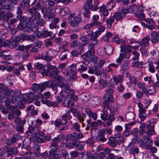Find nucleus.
I'll use <instances>...</instances> for the list:
<instances>
[{
	"label": "nucleus",
	"mask_w": 159,
	"mask_h": 159,
	"mask_svg": "<svg viewBox=\"0 0 159 159\" xmlns=\"http://www.w3.org/2000/svg\"><path fill=\"white\" fill-rule=\"evenodd\" d=\"M2 91L0 93L2 96V101L4 98L8 99L5 101V105L13 104L17 102L20 105H24L26 103V100L21 99V93L20 90L14 91L6 87H1Z\"/></svg>",
	"instance_id": "f257e3e1"
},
{
	"label": "nucleus",
	"mask_w": 159,
	"mask_h": 159,
	"mask_svg": "<svg viewBox=\"0 0 159 159\" xmlns=\"http://www.w3.org/2000/svg\"><path fill=\"white\" fill-rule=\"evenodd\" d=\"M31 8L39 11H40L44 16H46L47 14V6L45 3L43 2V0H39L34 6Z\"/></svg>",
	"instance_id": "f03ea898"
},
{
	"label": "nucleus",
	"mask_w": 159,
	"mask_h": 159,
	"mask_svg": "<svg viewBox=\"0 0 159 159\" xmlns=\"http://www.w3.org/2000/svg\"><path fill=\"white\" fill-rule=\"evenodd\" d=\"M7 108L9 109L10 112L9 113L8 115V119L11 120L14 117L15 118L16 116H19L21 115L20 111L17 109L16 107L11 106L10 104L5 105Z\"/></svg>",
	"instance_id": "7ed1b4c3"
},
{
	"label": "nucleus",
	"mask_w": 159,
	"mask_h": 159,
	"mask_svg": "<svg viewBox=\"0 0 159 159\" xmlns=\"http://www.w3.org/2000/svg\"><path fill=\"white\" fill-rule=\"evenodd\" d=\"M108 88V89L106 90L107 94L104 97L105 99L104 103L108 104V102H112L114 100L112 94L114 92V87L113 86H109Z\"/></svg>",
	"instance_id": "20e7f679"
},
{
	"label": "nucleus",
	"mask_w": 159,
	"mask_h": 159,
	"mask_svg": "<svg viewBox=\"0 0 159 159\" xmlns=\"http://www.w3.org/2000/svg\"><path fill=\"white\" fill-rule=\"evenodd\" d=\"M23 96L24 97V98H22V97H21V99H25L26 100V102L28 100L30 102H32L34 100L43 98V95L42 93H38L36 95L34 94L33 93H30L27 94L25 93L23 94Z\"/></svg>",
	"instance_id": "39448f33"
},
{
	"label": "nucleus",
	"mask_w": 159,
	"mask_h": 159,
	"mask_svg": "<svg viewBox=\"0 0 159 159\" xmlns=\"http://www.w3.org/2000/svg\"><path fill=\"white\" fill-rule=\"evenodd\" d=\"M50 82L49 81H48L45 82L41 84H33L32 89L34 92H36L38 89L39 90L40 92H42L46 88L49 87Z\"/></svg>",
	"instance_id": "423d86ee"
},
{
	"label": "nucleus",
	"mask_w": 159,
	"mask_h": 159,
	"mask_svg": "<svg viewBox=\"0 0 159 159\" xmlns=\"http://www.w3.org/2000/svg\"><path fill=\"white\" fill-rule=\"evenodd\" d=\"M21 138L19 134H14L10 139L6 140V143L8 145H11L20 140Z\"/></svg>",
	"instance_id": "0eeeda50"
},
{
	"label": "nucleus",
	"mask_w": 159,
	"mask_h": 159,
	"mask_svg": "<svg viewBox=\"0 0 159 159\" xmlns=\"http://www.w3.org/2000/svg\"><path fill=\"white\" fill-rule=\"evenodd\" d=\"M21 148H24L26 150H28L27 152H25L24 153H23V155L25 157H27L28 158L29 157L32 156V152L29 151L30 149V148L29 142L25 140L23 141V144L21 146Z\"/></svg>",
	"instance_id": "6e6552de"
},
{
	"label": "nucleus",
	"mask_w": 159,
	"mask_h": 159,
	"mask_svg": "<svg viewBox=\"0 0 159 159\" xmlns=\"http://www.w3.org/2000/svg\"><path fill=\"white\" fill-rule=\"evenodd\" d=\"M6 2V0H0V10L5 11H12L11 5L9 4H5Z\"/></svg>",
	"instance_id": "1a4fd4ad"
},
{
	"label": "nucleus",
	"mask_w": 159,
	"mask_h": 159,
	"mask_svg": "<svg viewBox=\"0 0 159 159\" xmlns=\"http://www.w3.org/2000/svg\"><path fill=\"white\" fill-rule=\"evenodd\" d=\"M147 24H145L143 22L141 23L143 26L145 27H147L151 30H152L154 29V25L155 24L154 22L151 19H148L146 20Z\"/></svg>",
	"instance_id": "9d476101"
},
{
	"label": "nucleus",
	"mask_w": 159,
	"mask_h": 159,
	"mask_svg": "<svg viewBox=\"0 0 159 159\" xmlns=\"http://www.w3.org/2000/svg\"><path fill=\"white\" fill-rule=\"evenodd\" d=\"M22 2L20 4V6L22 9L26 10L29 13V10H30V0H22Z\"/></svg>",
	"instance_id": "9b49d317"
},
{
	"label": "nucleus",
	"mask_w": 159,
	"mask_h": 159,
	"mask_svg": "<svg viewBox=\"0 0 159 159\" xmlns=\"http://www.w3.org/2000/svg\"><path fill=\"white\" fill-rule=\"evenodd\" d=\"M103 106L104 114L101 115V117L102 120H106L108 117L107 107H108V104L103 103Z\"/></svg>",
	"instance_id": "f8f14e48"
},
{
	"label": "nucleus",
	"mask_w": 159,
	"mask_h": 159,
	"mask_svg": "<svg viewBox=\"0 0 159 159\" xmlns=\"http://www.w3.org/2000/svg\"><path fill=\"white\" fill-rule=\"evenodd\" d=\"M151 41L152 43H157L159 41V36L156 31H153L151 34Z\"/></svg>",
	"instance_id": "ddd939ff"
},
{
	"label": "nucleus",
	"mask_w": 159,
	"mask_h": 159,
	"mask_svg": "<svg viewBox=\"0 0 159 159\" xmlns=\"http://www.w3.org/2000/svg\"><path fill=\"white\" fill-rule=\"evenodd\" d=\"M29 13L31 15L32 17L33 16H34V19L35 20H39L41 18V14L39 11L30 8V10H29Z\"/></svg>",
	"instance_id": "4468645a"
},
{
	"label": "nucleus",
	"mask_w": 159,
	"mask_h": 159,
	"mask_svg": "<svg viewBox=\"0 0 159 159\" xmlns=\"http://www.w3.org/2000/svg\"><path fill=\"white\" fill-rule=\"evenodd\" d=\"M60 141L61 139L59 137H56L53 139L52 140V143L51 144V147H54L58 149V145L60 144Z\"/></svg>",
	"instance_id": "2eb2a0df"
},
{
	"label": "nucleus",
	"mask_w": 159,
	"mask_h": 159,
	"mask_svg": "<svg viewBox=\"0 0 159 159\" xmlns=\"http://www.w3.org/2000/svg\"><path fill=\"white\" fill-rule=\"evenodd\" d=\"M118 143V141L114 137L111 136L108 139V144L112 147H114Z\"/></svg>",
	"instance_id": "dca6fc26"
},
{
	"label": "nucleus",
	"mask_w": 159,
	"mask_h": 159,
	"mask_svg": "<svg viewBox=\"0 0 159 159\" xmlns=\"http://www.w3.org/2000/svg\"><path fill=\"white\" fill-rule=\"evenodd\" d=\"M147 129L148 130L146 133L148 135L150 136L154 133V125H152L151 123L148 124L147 126Z\"/></svg>",
	"instance_id": "f3484780"
},
{
	"label": "nucleus",
	"mask_w": 159,
	"mask_h": 159,
	"mask_svg": "<svg viewBox=\"0 0 159 159\" xmlns=\"http://www.w3.org/2000/svg\"><path fill=\"white\" fill-rule=\"evenodd\" d=\"M81 19L78 16H75L73 20H71L70 21V23L71 25L74 27L77 26L80 22Z\"/></svg>",
	"instance_id": "a211bd4d"
},
{
	"label": "nucleus",
	"mask_w": 159,
	"mask_h": 159,
	"mask_svg": "<svg viewBox=\"0 0 159 159\" xmlns=\"http://www.w3.org/2000/svg\"><path fill=\"white\" fill-rule=\"evenodd\" d=\"M150 40L149 37L146 36L143 38L142 40L139 42L141 47H145L147 44H148Z\"/></svg>",
	"instance_id": "6ab92c4d"
},
{
	"label": "nucleus",
	"mask_w": 159,
	"mask_h": 159,
	"mask_svg": "<svg viewBox=\"0 0 159 159\" xmlns=\"http://www.w3.org/2000/svg\"><path fill=\"white\" fill-rule=\"evenodd\" d=\"M25 24L24 25L29 24L30 25H32V23H34L35 20L33 19V17H31L30 18L25 17L22 18Z\"/></svg>",
	"instance_id": "aec40b11"
},
{
	"label": "nucleus",
	"mask_w": 159,
	"mask_h": 159,
	"mask_svg": "<svg viewBox=\"0 0 159 159\" xmlns=\"http://www.w3.org/2000/svg\"><path fill=\"white\" fill-rule=\"evenodd\" d=\"M99 19V17L98 15H93L92 17L93 21L91 23L94 26H97L100 25L101 23L98 20Z\"/></svg>",
	"instance_id": "412c9836"
},
{
	"label": "nucleus",
	"mask_w": 159,
	"mask_h": 159,
	"mask_svg": "<svg viewBox=\"0 0 159 159\" xmlns=\"http://www.w3.org/2000/svg\"><path fill=\"white\" fill-rule=\"evenodd\" d=\"M108 105L109 103H108ZM118 107L116 103L113 104L111 106L108 105L107 110L110 111L111 112H116L118 110Z\"/></svg>",
	"instance_id": "4be33fe9"
},
{
	"label": "nucleus",
	"mask_w": 159,
	"mask_h": 159,
	"mask_svg": "<svg viewBox=\"0 0 159 159\" xmlns=\"http://www.w3.org/2000/svg\"><path fill=\"white\" fill-rule=\"evenodd\" d=\"M48 11L47 12V14L46 16L48 18L49 20L50 19L52 18L55 17L56 14L55 13L52 12V7H48Z\"/></svg>",
	"instance_id": "5701e85b"
},
{
	"label": "nucleus",
	"mask_w": 159,
	"mask_h": 159,
	"mask_svg": "<svg viewBox=\"0 0 159 159\" xmlns=\"http://www.w3.org/2000/svg\"><path fill=\"white\" fill-rule=\"evenodd\" d=\"M34 67L37 70H39L42 74V72L45 71V68L43 65L39 62H37L34 63Z\"/></svg>",
	"instance_id": "b1692460"
},
{
	"label": "nucleus",
	"mask_w": 159,
	"mask_h": 159,
	"mask_svg": "<svg viewBox=\"0 0 159 159\" xmlns=\"http://www.w3.org/2000/svg\"><path fill=\"white\" fill-rule=\"evenodd\" d=\"M99 87L100 89H103L108 85V82L107 80L103 79H101L99 81Z\"/></svg>",
	"instance_id": "393cba45"
},
{
	"label": "nucleus",
	"mask_w": 159,
	"mask_h": 159,
	"mask_svg": "<svg viewBox=\"0 0 159 159\" xmlns=\"http://www.w3.org/2000/svg\"><path fill=\"white\" fill-rule=\"evenodd\" d=\"M17 14L18 15L17 18H18L19 20H22V17L24 16H22L23 13V10L21 7L20 6H18L17 8Z\"/></svg>",
	"instance_id": "a878e982"
},
{
	"label": "nucleus",
	"mask_w": 159,
	"mask_h": 159,
	"mask_svg": "<svg viewBox=\"0 0 159 159\" xmlns=\"http://www.w3.org/2000/svg\"><path fill=\"white\" fill-rule=\"evenodd\" d=\"M36 140L38 143H43L46 142V139L44 137V134L41 133L37 137Z\"/></svg>",
	"instance_id": "bb28decb"
},
{
	"label": "nucleus",
	"mask_w": 159,
	"mask_h": 159,
	"mask_svg": "<svg viewBox=\"0 0 159 159\" xmlns=\"http://www.w3.org/2000/svg\"><path fill=\"white\" fill-rule=\"evenodd\" d=\"M34 24L36 25H39L41 26H45L46 23L44 20L41 18L35 20Z\"/></svg>",
	"instance_id": "cd10ccee"
},
{
	"label": "nucleus",
	"mask_w": 159,
	"mask_h": 159,
	"mask_svg": "<svg viewBox=\"0 0 159 159\" xmlns=\"http://www.w3.org/2000/svg\"><path fill=\"white\" fill-rule=\"evenodd\" d=\"M125 118L128 120H134L135 118V114L132 112H129L126 114Z\"/></svg>",
	"instance_id": "c85d7f7f"
},
{
	"label": "nucleus",
	"mask_w": 159,
	"mask_h": 159,
	"mask_svg": "<svg viewBox=\"0 0 159 159\" xmlns=\"http://www.w3.org/2000/svg\"><path fill=\"white\" fill-rule=\"evenodd\" d=\"M57 85L59 87L63 88V89L62 90L66 91L69 89L70 88V86L68 84L62 83L61 82H59L57 83Z\"/></svg>",
	"instance_id": "c756f323"
},
{
	"label": "nucleus",
	"mask_w": 159,
	"mask_h": 159,
	"mask_svg": "<svg viewBox=\"0 0 159 159\" xmlns=\"http://www.w3.org/2000/svg\"><path fill=\"white\" fill-rule=\"evenodd\" d=\"M67 139L68 140L70 141H73V142H76V139L74 133L73 134H69L66 135Z\"/></svg>",
	"instance_id": "7c9ffc66"
},
{
	"label": "nucleus",
	"mask_w": 159,
	"mask_h": 159,
	"mask_svg": "<svg viewBox=\"0 0 159 159\" xmlns=\"http://www.w3.org/2000/svg\"><path fill=\"white\" fill-rule=\"evenodd\" d=\"M6 53V51H3L1 54V57L5 60H11L12 58L11 56L10 55H7Z\"/></svg>",
	"instance_id": "2f4dec72"
},
{
	"label": "nucleus",
	"mask_w": 159,
	"mask_h": 159,
	"mask_svg": "<svg viewBox=\"0 0 159 159\" xmlns=\"http://www.w3.org/2000/svg\"><path fill=\"white\" fill-rule=\"evenodd\" d=\"M51 69H47V71L45 69V71H43L42 73V75L43 76H46L50 77L52 76V73L50 71Z\"/></svg>",
	"instance_id": "473e14b6"
},
{
	"label": "nucleus",
	"mask_w": 159,
	"mask_h": 159,
	"mask_svg": "<svg viewBox=\"0 0 159 159\" xmlns=\"http://www.w3.org/2000/svg\"><path fill=\"white\" fill-rule=\"evenodd\" d=\"M15 122L16 124L25 125V120L24 119L21 120L19 117L16 116L14 119Z\"/></svg>",
	"instance_id": "72a5a7b5"
},
{
	"label": "nucleus",
	"mask_w": 159,
	"mask_h": 159,
	"mask_svg": "<svg viewBox=\"0 0 159 159\" xmlns=\"http://www.w3.org/2000/svg\"><path fill=\"white\" fill-rule=\"evenodd\" d=\"M86 155L88 159H97L98 158V155L95 153L91 154L90 152H87Z\"/></svg>",
	"instance_id": "f704fd0d"
},
{
	"label": "nucleus",
	"mask_w": 159,
	"mask_h": 159,
	"mask_svg": "<svg viewBox=\"0 0 159 159\" xmlns=\"http://www.w3.org/2000/svg\"><path fill=\"white\" fill-rule=\"evenodd\" d=\"M50 81L49 87L52 88L54 90H56L57 88V84L54 80H49Z\"/></svg>",
	"instance_id": "c9c22d12"
},
{
	"label": "nucleus",
	"mask_w": 159,
	"mask_h": 159,
	"mask_svg": "<svg viewBox=\"0 0 159 159\" xmlns=\"http://www.w3.org/2000/svg\"><path fill=\"white\" fill-rule=\"evenodd\" d=\"M87 44V43H77L75 45V48L78 50L82 49L81 51H82L84 50V47Z\"/></svg>",
	"instance_id": "e433bc0d"
},
{
	"label": "nucleus",
	"mask_w": 159,
	"mask_h": 159,
	"mask_svg": "<svg viewBox=\"0 0 159 159\" xmlns=\"http://www.w3.org/2000/svg\"><path fill=\"white\" fill-rule=\"evenodd\" d=\"M76 148L78 150L81 151L84 149L83 145L80 144L79 141H76L75 142V146Z\"/></svg>",
	"instance_id": "4c0bfd02"
},
{
	"label": "nucleus",
	"mask_w": 159,
	"mask_h": 159,
	"mask_svg": "<svg viewBox=\"0 0 159 159\" xmlns=\"http://www.w3.org/2000/svg\"><path fill=\"white\" fill-rule=\"evenodd\" d=\"M113 17H114V18H116V20L118 21L122 19L124 16L122 15L121 13L117 12L115 13Z\"/></svg>",
	"instance_id": "58836bf2"
},
{
	"label": "nucleus",
	"mask_w": 159,
	"mask_h": 159,
	"mask_svg": "<svg viewBox=\"0 0 159 159\" xmlns=\"http://www.w3.org/2000/svg\"><path fill=\"white\" fill-rule=\"evenodd\" d=\"M121 68L122 70H126L129 69L128 61H126L122 62L121 66Z\"/></svg>",
	"instance_id": "ea45409f"
},
{
	"label": "nucleus",
	"mask_w": 159,
	"mask_h": 159,
	"mask_svg": "<svg viewBox=\"0 0 159 159\" xmlns=\"http://www.w3.org/2000/svg\"><path fill=\"white\" fill-rule=\"evenodd\" d=\"M136 16L139 17L140 20H143L145 18V15L142 12H140L139 11H137L135 13Z\"/></svg>",
	"instance_id": "a19ab883"
},
{
	"label": "nucleus",
	"mask_w": 159,
	"mask_h": 159,
	"mask_svg": "<svg viewBox=\"0 0 159 159\" xmlns=\"http://www.w3.org/2000/svg\"><path fill=\"white\" fill-rule=\"evenodd\" d=\"M95 51L94 50H89L85 53V55L87 58H90L94 55Z\"/></svg>",
	"instance_id": "79ce46f5"
},
{
	"label": "nucleus",
	"mask_w": 159,
	"mask_h": 159,
	"mask_svg": "<svg viewBox=\"0 0 159 159\" xmlns=\"http://www.w3.org/2000/svg\"><path fill=\"white\" fill-rule=\"evenodd\" d=\"M19 20L20 22V24L17 26V29L19 30L24 31L25 26L24 24H25L23 20V19H22L21 20Z\"/></svg>",
	"instance_id": "37998d69"
},
{
	"label": "nucleus",
	"mask_w": 159,
	"mask_h": 159,
	"mask_svg": "<svg viewBox=\"0 0 159 159\" xmlns=\"http://www.w3.org/2000/svg\"><path fill=\"white\" fill-rule=\"evenodd\" d=\"M35 129V127H34L32 126H30L28 127V130L27 131L26 133L27 135H32L34 130Z\"/></svg>",
	"instance_id": "c03bdc74"
},
{
	"label": "nucleus",
	"mask_w": 159,
	"mask_h": 159,
	"mask_svg": "<svg viewBox=\"0 0 159 159\" xmlns=\"http://www.w3.org/2000/svg\"><path fill=\"white\" fill-rule=\"evenodd\" d=\"M112 40L114 43H116L117 44L121 43L122 44H123L125 43V42L123 40L120 39L117 37H114L113 38Z\"/></svg>",
	"instance_id": "a18cd8bd"
},
{
	"label": "nucleus",
	"mask_w": 159,
	"mask_h": 159,
	"mask_svg": "<svg viewBox=\"0 0 159 159\" xmlns=\"http://www.w3.org/2000/svg\"><path fill=\"white\" fill-rule=\"evenodd\" d=\"M24 25L25 26L23 31L27 33H30L32 31V25H30L29 24Z\"/></svg>",
	"instance_id": "49530a36"
},
{
	"label": "nucleus",
	"mask_w": 159,
	"mask_h": 159,
	"mask_svg": "<svg viewBox=\"0 0 159 159\" xmlns=\"http://www.w3.org/2000/svg\"><path fill=\"white\" fill-rule=\"evenodd\" d=\"M0 155L1 157H7L11 156V154L8 152V150H7V151L6 150H4L2 151L0 153Z\"/></svg>",
	"instance_id": "de8ad7c7"
},
{
	"label": "nucleus",
	"mask_w": 159,
	"mask_h": 159,
	"mask_svg": "<svg viewBox=\"0 0 159 159\" xmlns=\"http://www.w3.org/2000/svg\"><path fill=\"white\" fill-rule=\"evenodd\" d=\"M22 124H18L16 126V129L17 131L20 133L23 132L24 130V125Z\"/></svg>",
	"instance_id": "09e8293b"
},
{
	"label": "nucleus",
	"mask_w": 159,
	"mask_h": 159,
	"mask_svg": "<svg viewBox=\"0 0 159 159\" xmlns=\"http://www.w3.org/2000/svg\"><path fill=\"white\" fill-rule=\"evenodd\" d=\"M93 104L95 106L99 105L100 102V99L98 97H95L93 99Z\"/></svg>",
	"instance_id": "8fccbe9b"
},
{
	"label": "nucleus",
	"mask_w": 159,
	"mask_h": 159,
	"mask_svg": "<svg viewBox=\"0 0 159 159\" xmlns=\"http://www.w3.org/2000/svg\"><path fill=\"white\" fill-rule=\"evenodd\" d=\"M152 142L151 140L150 139L147 140L146 142L145 141V147L146 149H149L150 148V147L152 145Z\"/></svg>",
	"instance_id": "3c124183"
},
{
	"label": "nucleus",
	"mask_w": 159,
	"mask_h": 159,
	"mask_svg": "<svg viewBox=\"0 0 159 159\" xmlns=\"http://www.w3.org/2000/svg\"><path fill=\"white\" fill-rule=\"evenodd\" d=\"M108 121L107 122V125H110L112 123L113 121L115 120V118L113 115H111L108 117L107 119Z\"/></svg>",
	"instance_id": "603ef678"
},
{
	"label": "nucleus",
	"mask_w": 159,
	"mask_h": 159,
	"mask_svg": "<svg viewBox=\"0 0 159 159\" xmlns=\"http://www.w3.org/2000/svg\"><path fill=\"white\" fill-rule=\"evenodd\" d=\"M8 152H12V154L16 155L17 153L18 150L17 148L14 147H13L8 149Z\"/></svg>",
	"instance_id": "864d4df0"
},
{
	"label": "nucleus",
	"mask_w": 159,
	"mask_h": 159,
	"mask_svg": "<svg viewBox=\"0 0 159 159\" xmlns=\"http://www.w3.org/2000/svg\"><path fill=\"white\" fill-rule=\"evenodd\" d=\"M60 94L61 97L63 98H66L67 97L68 98L69 97V95L66 90H62L60 93Z\"/></svg>",
	"instance_id": "5fc2aeb1"
},
{
	"label": "nucleus",
	"mask_w": 159,
	"mask_h": 159,
	"mask_svg": "<svg viewBox=\"0 0 159 159\" xmlns=\"http://www.w3.org/2000/svg\"><path fill=\"white\" fill-rule=\"evenodd\" d=\"M13 16V15L11 12H8L6 15L4 16V19L6 21H8L9 18H12Z\"/></svg>",
	"instance_id": "6e6d98bb"
},
{
	"label": "nucleus",
	"mask_w": 159,
	"mask_h": 159,
	"mask_svg": "<svg viewBox=\"0 0 159 159\" xmlns=\"http://www.w3.org/2000/svg\"><path fill=\"white\" fill-rule=\"evenodd\" d=\"M20 38L23 41L29 40L30 39L29 36L25 33L20 35Z\"/></svg>",
	"instance_id": "4d7b16f0"
},
{
	"label": "nucleus",
	"mask_w": 159,
	"mask_h": 159,
	"mask_svg": "<svg viewBox=\"0 0 159 159\" xmlns=\"http://www.w3.org/2000/svg\"><path fill=\"white\" fill-rule=\"evenodd\" d=\"M70 155L72 157L76 158L80 155V152L76 151H72L70 152Z\"/></svg>",
	"instance_id": "13d9d810"
},
{
	"label": "nucleus",
	"mask_w": 159,
	"mask_h": 159,
	"mask_svg": "<svg viewBox=\"0 0 159 159\" xmlns=\"http://www.w3.org/2000/svg\"><path fill=\"white\" fill-rule=\"evenodd\" d=\"M65 146L70 149L73 148L75 146V142L68 143L66 144Z\"/></svg>",
	"instance_id": "bf43d9fd"
},
{
	"label": "nucleus",
	"mask_w": 159,
	"mask_h": 159,
	"mask_svg": "<svg viewBox=\"0 0 159 159\" xmlns=\"http://www.w3.org/2000/svg\"><path fill=\"white\" fill-rule=\"evenodd\" d=\"M76 65L74 64H73L70 65L69 66V68L70 69L69 70H70L71 72H73L74 73L75 72H76Z\"/></svg>",
	"instance_id": "052dcab7"
},
{
	"label": "nucleus",
	"mask_w": 159,
	"mask_h": 159,
	"mask_svg": "<svg viewBox=\"0 0 159 159\" xmlns=\"http://www.w3.org/2000/svg\"><path fill=\"white\" fill-rule=\"evenodd\" d=\"M42 132L39 131L38 128L37 127H35V129L32 134L34 135V137H37Z\"/></svg>",
	"instance_id": "680f3d73"
},
{
	"label": "nucleus",
	"mask_w": 159,
	"mask_h": 159,
	"mask_svg": "<svg viewBox=\"0 0 159 159\" xmlns=\"http://www.w3.org/2000/svg\"><path fill=\"white\" fill-rule=\"evenodd\" d=\"M84 11L83 13L84 16L85 17H89V16L90 12L89 11V10L90 9L89 8H84Z\"/></svg>",
	"instance_id": "e2e57ef3"
},
{
	"label": "nucleus",
	"mask_w": 159,
	"mask_h": 159,
	"mask_svg": "<svg viewBox=\"0 0 159 159\" xmlns=\"http://www.w3.org/2000/svg\"><path fill=\"white\" fill-rule=\"evenodd\" d=\"M80 39L83 43H86L89 41V38L85 36H82L80 37Z\"/></svg>",
	"instance_id": "0e129e2a"
},
{
	"label": "nucleus",
	"mask_w": 159,
	"mask_h": 159,
	"mask_svg": "<svg viewBox=\"0 0 159 159\" xmlns=\"http://www.w3.org/2000/svg\"><path fill=\"white\" fill-rule=\"evenodd\" d=\"M11 41L10 40H6L3 42H2V46L4 47H9L10 44H11Z\"/></svg>",
	"instance_id": "69168bd1"
},
{
	"label": "nucleus",
	"mask_w": 159,
	"mask_h": 159,
	"mask_svg": "<svg viewBox=\"0 0 159 159\" xmlns=\"http://www.w3.org/2000/svg\"><path fill=\"white\" fill-rule=\"evenodd\" d=\"M29 53L28 51H25L23 52L22 54L23 58L25 60H26L29 57Z\"/></svg>",
	"instance_id": "338daca9"
},
{
	"label": "nucleus",
	"mask_w": 159,
	"mask_h": 159,
	"mask_svg": "<svg viewBox=\"0 0 159 159\" xmlns=\"http://www.w3.org/2000/svg\"><path fill=\"white\" fill-rule=\"evenodd\" d=\"M106 51L109 55L112 54L113 52V47L111 46L108 47L107 48Z\"/></svg>",
	"instance_id": "774afa93"
}]
</instances>
